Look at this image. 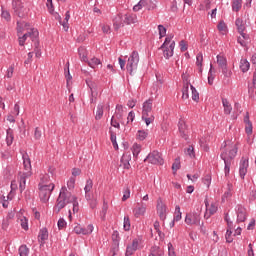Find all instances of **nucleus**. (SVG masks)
<instances>
[{
  "label": "nucleus",
  "instance_id": "obj_1",
  "mask_svg": "<svg viewBox=\"0 0 256 256\" xmlns=\"http://www.w3.org/2000/svg\"><path fill=\"white\" fill-rule=\"evenodd\" d=\"M74 199H77V196H74L67 190V187L63 186L60 190L59 196L56 200L55 211L60 213L61 209H65V206L69 205Z\"/></svg>",
  "mask_w": 256,
  "mask_h": 256
},
{
  "label": "nucleus",
  "instance_id": "obj_2",
  "mask_svg": "<svg viewBox=\"0 0 256 256\" xmlns=\"http://www.w3.org/2000/svg\"><path fill=\"white\" fill-rule=\"evenodd\" d=\"M53 189H55V184L51 183L49 185H41L39 184V197L42 203H47L49 201V197H51V193H53Z\"/></svg>",
  "mask_w": 256,
  "mask_h": 256
},
{
  "label": "nucleus",
  "instance_id": "obj_3",
  "mask_svg": "<svg viewBox=\"0 0 256 256\" xmlns=\"http://www.w3.org/2000/svg\"><path fill=\"white\" fill-rule=\"evenodd\" d=\"M139 65V52L133 51L130 57L128 58L126 69L130 75H133L134 71H137Z\"/></svg>",
  "mask_w": 256,
  "mask_h": 256
},
{
  "label": "nucleus",
  "instance_id": "obj_4",
  "mask_svg": "<svg viewBox=\"0 0 256 256\" xmlns=\"http://www.w3.org/2000/svg\"><path fill=\"white\" fill-rule=\"evenodd\" d=\"M217 63H218L219 70L222 72L224 77L229 78L231 77V75H233L231 70H229V68L227 67V58L225 56L217 55Z\"/></svg>",
  "mask_w": 256,
  "mask_h": 256
},
{
  "label": "nucleus",
  "instance_id": "obj_5",
  "mask_svg": "<svg viewBox=\"0 0 256 256\" xmlns=\"http://www.w3.org/2000/svg\"><path fill=\"white\" fill-rule=\"evenodd\" d=\"M144 161H148L152 165H163V157H161V153L158 151L150 153Z\"/></svg>",
  "mask_w": 256,
  "mask_h": 256
},
{
  "label": "nucleus",
  "instance_id": "obj_6",
  "mask_svg": "<svg viewBox=\"0 0 256 256\" xmlns=\"http://www.w3.org/2000/svg\"><path fill=\"white\" fill-rule=\"evenodd\" d=\"M157 213L161 221L167 219V206L163 203L161 198H158L157 200Z\"/></svg>",
  "mask_w": 256,
  "mask_h": 256
},
{
  "label": "nucleus",
  "instance_id": "obj_7",
  "mask_svg": "<svg viewBox=\"0 0 256 256\" xmlns=\"http://www.w3.org/2000/svg\"><path fill=\"white\" fill-rule=\"evenodd\" d=\"M237 223H244L247 219V210L241 205L236 206Z\"/></svg>",
  "mask_w": 256,
  "mask_h": 256
},
{
  "label": "nucleus",
  "instance_id": "obj_8",
  "mask_svg": "<svg viewBox=\"0 0 256 256\" xmlns=\"http://www.w3.org/2000/svg\"><path fill=\"white\" fill-rule=\"evenodd\" d=\"M26 35L27 38L29 37L34 42L35 49H39V31L33 28L29 32H26Z\"/></svg>",
  "mask_w": 256,
  "mask_h": 256
},
{
  "label": "nucleus",
  "instance_id": "obj_9",
  "mask_svg": "<svg viewBox=\"0 0 256 256\" xmlns=\"http://www.w3.org/2000/svg\"><path fill=\"white\" fill-rule=\"evenodd\" d=\"M201 222V216L199 214H187L185 217V223L187 225H199Z\"/></svg>",
  "mask_w": 256,
  "mask_h": 256
},
{
  "label": "nucleus",
  "instance_id": "obj_10",
  "mask_svg": "<svg viewBox=\"0 0 256 256\" xmlns=\"http://www.w3.org/2000/svg\"><path fill=\"white\" fill-rule=\"evenodd\" d=\"M249 167V158L242 157L240 161V177L241 179H245V175H247V168Z\"/></svg>",
  "mask_w": 256,
  "mask_h": 256
},
{
  "label": "nucleus",
  "instance_id": "obj_11",
  "mask_svg": "<svg viewBox=\"0 0 256 256\" xmlns=\"http://www.w3.org/2000/svg\"><path fill=\"white\" fill-rule=\"evenodd\" d=\"M32 173L31 172H23L19 173V189L20 192L23 193L25 191V185L27 183V178L31 177Z\"/></svg>",
  "mask_w": 256,
  "mask_h": 256
},
{
  "label": "nucleus",
  "instance_id": "obj_12",
  "mask_svg": "<svg viewBox=\"0 0 256 256\" xmlns=\"http://www.w3.org/2000/svg\"><path fill=\"white\" fill-rule=\"evenodd\" d=\"M142 115H153V99H148L143 103Z\"/></svg>",
  "mask_w": 256,
  "mask_h": 256
},
{
  "label": "nucleus",
  "instance_id": "obj_13",
  "mask_svg": "<svg viewBox=\"0 0 256 256\" xmlns=\"http://www.w3.org/2000/svg\"><path fill=\"white\" fill-rule=\"evenodd\" d=\"M235 25H236L237 31H238V33H240L241 37H243V39H249V35L244 33V31H245V24L243 23V19L237 18L236 22H235Z\"/></svg>",
  "mask_w": 256,
  "mask_h": 256
},
{
  "label": "nucleus",
  "instance_id": "obj_14",
  "mask_svg": "<svg viewBox=\"0 0 256 256\" xmlns=\"http://www.w3.org/2000/svg\"><path fill=\"white\" fill-rule=\"evenodd\" d=\"M123 23L124 25H135V23H138L137 15L132 13H127L123 15Z\"/></svg>",
  "mask_w": 256,
  "mask_h": 256
},
{
  "label": "nucleus",
  "instance_id": "obj_15",
  "mask_svg": "<svg viewBox=\"0 0 256 256\" xmlns=\"http://www.w3.org/2000/svg\"><path fill=\"white\" fill-rule=\"evenodd\" d=\"M123 19H124L123 14H118L113 19L114 31H119L121 29V27H125V22H123Z\"/></svg>",
  "mask_w": 256,
  "mask_h": 256
},
{
  "label": "nucleus",
  "instance_id": "obj_16",
  "mask_svg": "<svg viewBox=\"0 0 256 256\" xmlns=\"http://www.w3.org/2000/svg\"><path fill=\"white\" fill-rule=\"evenodd\" d=\"M160 49L163 50V56L165 57V59H171V56L173 55V51L175 49V41H172L169 46Z\"/></svg>",
  "mask_w": 256,
  "mask_h": 256
},
{
  "label": "nucleus",
  "instance_id": "obj_17",
  "mask_svg": "<svg viewBox=\"0 0 256 256\" xmlns=\"http://www.w3.org/2000/svg\"><path fill=\"white\" fill-rule=\"evenodd\" d=\"M139 247V240L136 238L132 241L131 245H128L126 248V256H131L137 251Z\"/></svg>",
  "mask_w": 256,
  "mask_h": 256
},
{
  "label": "nucleus",
  "instance_id": "obj_18",
  "mask_svg": "<svg viewBox=\"0 0 256 256\" xmlns=\"http://www.w3.org/2000/svg\"><path fill=\"white\" fill-rule=\"evenodd\" d=\"M49 239V232L47 231V228H42L38 235V241L40 245H45V241Z\"/></svg>",
  "mask_w": 256,
  "mask_h": 256
},
{
  "label": "nucleus",
  "instance_id": "obj_19",
  "mask_svg": "<svg viewBox=\"0 0 256 256\" xmlns=\"http://www.w3.org/2000/svg\"><path fill=\"white\" fill-rule=\"evenodd\" d=\"M220 157L225 163L224 173L225 175H229V171H231V161L227 159V153H221Z\"/></svg>",
  "mask_w": 256,
  "mask_h": 256
},
{
  "label": "nucleus",
  "instance_id": "obj_20",
  "mask_svg": "<svg viewBox=\"0 0 256 256\" xmlns=\"http://www.w3.org/2000/svg\"><path fill=\"white\" fill-rule=\"evenodd\" d=\"M12 7L15 11V14L20 17V18H23L24 17V13L21 12V10L19 9H22L23 6V2H12Z\"/></svg>",
  "mask_w": 256,
  "mask_h": 256
},
{
  "label": "nucleus",
  "instance_id": "obj_21",
  "mask_svg": "<svg viewBox=\"0 0 256 256\" xmlns=\"http://www.w3.org/2000/svg\"><path fill=\"white\" fill-rule=\"evenodd\" d=\"M244 123H246L245 131L247 135H251V133H253V123H251V120H249V112H247L246 116L244 117Z\"/></svg>",
  "mask_w": 256,
  "mask_h": 256
},
{
  "label": "nucleus",
  "instance_id": "obj_22",
  "mask_svg": "<svg viewBox=\"0 0 256 256\" xmlns=\"http://www.w3.org/2000/svg\"><path fill=\"white\" fill-rule=\"evenodd\" d=\"M178 129L180 131L181 137H183V139L187 140V132H186L187 125L185 124V121H183V120L179 121Z\"/></svg>",
  "mask_w": 256,
  "mask_h": 256
},
{
  "label": "nucleus",
  "instance_id": "obj_23",
  "mask_svg": "<svg viewBox=\"0 0 256 256\" xmlns=\"http://www.w3.org/2000/svg\"><path fill=\"white\" fill-rule=\"evenodd\" d=\"M129 161H131V156L123 154L121 158V167H123V169H130L131 164L129 163Z\"/></svg>",
  "mask_w": 256,
  "mask_h": 256
},
{
  "label": "nucleus",
  "instance_id": "obj_24",
  "mask_svg": "<svg viewBox=\"0 0 256 256\" xmlns=\"http://www.w3.org/2000/svg\"><path fill=\"white\" fill-rule=\"evenodd\" d=\"M222 105L224 107L225 115H231V111H233V107H231V103H229V100H227V98H222Z\"/></svg>",
  "mask_w": 256,
  "mask_h": 256
},
{
  "label": "nucleus",
  "instance_id": "obj_25",
  "mask_svg": "<svg viewBox=\"0 0 256 256\" xmlns=\"http://www.w3.org/2000/svg\"><path fill=\"white\" fill-rule=\"evenodd\" d=\"M145 211H147V208L145 207V205H139L134 208L133 213L135 217H141V215H145Z\"/></svg>",
  "mask_w": 256,
  "mask_h": 256
},
{
  "label": "nucleus",
  "instance_id": "obj_26",
  "mask_svg": "<svg viewBox=\"0 0 256 256\" xmlns=\"http://www.w3.org/2000/svg\"><path fill=\"white\" fill-rule=\"evenodd\" d=\"M17 25H18V41H19V45L21 47H23L25 45V41H27V35L28 34H24L23 36H21V27L19 26L20 23L17 22Z\"/></svg>",
  "mask_w": 256,
  "mask_h": 256
},
{
  "label": "nucleus",
  "instance_id": "obj_27",
  "mask_svg": "<svg viewBox=\"0 0 256 256\" xmlns=\"http://www.w3.org/2000/svg\"><path fill=\"white\" fill-rule=\"evenodd\" d=\"M69 19H71V14L69 13V11L66 12L65 18L63 21H61V17H59L60 25L64 27L65 31L69 29Z\"/></svg>",
  "mask_w": 256,
  "mask_h": 256
},
{
  "label": "nucleus",
  "instance_id": "obj_28",
  "mask_svg": "<svg viewBox=\"0 0 256 256\" xmlns=\"http://www.w3.org/2000/svg\"><path fill=\"white\" fill-rule=\"evenodd\" d=\"M23 165L25 169L24 173H31V159L26 155H23Z\"/></svg>",
  "mask_w": 256,
  "mask_h": 256
},
{
  "label": "nucleus",
  "instance_id": "obj_29",
  "mask_svg": "<svg viewBox=\"0 0 256 256\" xmlns=\"http://www.w3.org/2000/svg\"><path fill=\"white\" fill-rule=\"evenodd\" d=\"M149 256H165V252L157 246H154L150 250Z\"/></svg>",
  "mask_w": 256,
  "mask_h": 256
},
{
  "label": "nucleus",
  "instance_id": "obj_30",
  "mask_svg": "<svg viewBox=\"0 0 256 256\" xmlns=\"http://www.w3.org/2000/svg\"><path fill=\"white\" fill-rule=\"evenodd\" d=\"M250 67H251V64L249 63V61H247V59H241L240 69H241L242 73H247V71H249Z\"/></svg>",
  "mask_w": 256,
  "mask_h": 256
},
{
  "label": "nucleus",
  "instance_id": "obj_31",
  "mask_svg": "<svg viewBox=\"0 0 256 256\" xmlns=\"http://www.w3.org/2000/svg\"><path fill=\"white\" fill-rule=\"evenodd\" d=\"M222 153H226L227 159L231 161L232 159H235V156L237 155V146L232 147L231 149H229L228 152H222Z\"/></svg>",
  "mask_w": 256,
  "mask_h": 256
},
{
  "label": "nucleus",
  "instance_id": "obj_32",
  "mask_svg": "<svg viewBox=\"0 0 256 256\" xmlns=\"http://www.w3.org/2000/svg\"><path fill=\"white\" fill-rule=\"evenodd\" d=\"M252 65H255V71L253 74L252 87L256 89V53L251 57Z\"/></svg>",
  "mask_w": 256,
  "mask_h": 256
},
{
  "label": "nucleus",
  "instance_id": "obj_33",
  "mask_svg": "<svg viewBox=\"0 0 256 256\" xmlns=\"http://www.w3.org/2000/svg\"><path fill=\"white\" fill-rule=\"evenodd\" d=\"M13 139H14V137H13V129L9 128L7 130V136H6V143H7L8 147L13 145Z\"/></svg>",
  "mask_w": 256,
  "mask_h": 256
},
{
  "label": "nucleus",
  "instance_id": "obj_34",
  "mask_svg": "<svg viewBox=\"0 0 256 256\" xmlns=\"http://www.w3.org/2000/svg\"><path fill=\"white\" fill-rule=\"evenodd\" d=\"M243 5V0H233L232 3V11H236V13L241 9Z\"/></svg>",
  "mask_w": 256,
  "mask_h": 256
},
{
  "label": "nucleus",
  "instance_id": "obj_35",
  "mask_svg": "<svg viewBox=\"0 0 256 256\" xmlns=\"http://www.w3.org/2000/svg\"><path fill=\"white\" fill-rule=\"evenodd\" d=\"M142 119L145 121L146 125L149 126L155 121V116H153V114L142 115Z\"/></svg>",
  "mask_w": 256,
  "mask_h": 256
},
{
  "label": "nucleus",
  "instance_id": "obj_36",
  "mask_svg": "<svg viewBox=\"0 0 256 256\" xmlns=\"http://www.w3.org/2000/svg\"><path fill=\"white\" fill-rule=\"evenodd\" d=\"M110 140L114 149L117 151V149H119V145L117 144V134H115L113 131H110Z\"/></svg>",
  "mask_w": 256,
  "mask_h": 256
},
{
  "label": "nucleus",
  "instance_id": "obj_37",
  "mask_svg": "<svg viewBox=\"0 0 256 256\" xmlns=\"http://www.w3.org/2000/svg\"><path fill=\"white\" fill-rule=\"evenodd\" d=\"M89 67H92V69H95L98 65H101V60L98 58L94 57L88 61Z\"/></svg>",
  "mask_w": 256,
  "mask_h": 256
},
{
  "label": "nucleus",
  "instance_id": "obj_38",
  "mask_svg": "<svg viewBox=\"0 0 256 256\" xmlns=\"http://www.w3.org/2000/svg\"><path fill=\"white\" fill-rule=\"evenodd\" d=\"M132 153H133V156H134V157H136V158L139 157V153H141V145L135 143V144L132 146Z\"/></svg>",
  "mask_w": 256,
  "mask_h": 256
},
{
  "label": "nucleus",
  "instance_id": "obj_39",
  "mask_svg": "<svg viewBox=\"0 0 256 256\" xmlns=\"http://www.w3.org/2000/svg\"><path fill=\"white\" fill-rule=\"evenodd\" d=\"M102 117H103V105L102 104H98L95 120L99 121Z\"/></svg>",
  "mask_w": 256,
  "mask_h": 256
},
{
  "label": "nucleus",
  "instance_id": "obj_40",
  "mask_svg": "<svg viewBox=\"0 0 256 256\" xmlns=\"http://www.w3.org/2000/svg\"><path fill=\"white\" fill-rule=\"evenodd\" d=\"M78 53L80 55L81 61L87 62V52L84 47L78 48Z\"/></svg>",
  "mask_w": 256,
  "mask_h": 256
},
{
  "label": "nucleus",
  "instance_id": "obj_41",
  "mask_svg": "<svg viewBox=\"0 0 256 256\" xmlns=\"http://www.w3.org/2000/svg\"><path fill=\"white\" fill-rule=\"evenodd\" d=\"M190 89L192 91V100L199 103V92H197V89L193 85H190Z\"/></svg>",
  "mask_w": 256,
  "mask_h": 256
},
{
  "label": "nucleus",
  "instance_id": "obj_42",
  "mask_svg": "<svg viewBox=\"0 0 256 256\" xmlns=\"http://www.w3.org/2000/svg\"><path fill=\"white\" fill-rule=\"evenodd\" d=\"M18 251L20 256H29V248L27 245H21Z\"/></svg>",
  "mask_w": 256,
  "mask_h": 256
},
{
  "label": "nucleus",
  "instance_id": "obj_43",
  "mask_svg": "<svg viewBox=\"0 0 256 256\" xmlns=\"http://www.w3.org/2000/svg\"><path fill=\"white\" fill-rule=\"evenodd\" d=\"M11 223V215H8L6 218L3 219L2 221V229L4 231H7L9 228V224Z\"/></svg>",
  "mask_w": 256,
  "mask_h": 256
},
{
  "label": "nucleus",
  "instance_id": "obj_44",
  "mask_svg": "<svg viewBox=\"0 0 256 256\" xmlns=\"http://www.w3.org/2000/svg\"><path fill=\"white\" fill-rule=\"evenodd\" d=\"M145 5H147V1L145 0H140L138 2V4H136L134 7H133V11L137 12V11H141V9H143V7H145Z\"/></svg>",
  "mask_w": 256,
  "mask_h": 256
},
{
  "label": "nucleus",
  "instance_id": "obj_45",
  "mask_svg": "<svg viewBox=\"0 0 256 256\" xmlns=\"http://www.w3.org/2000/svg\"><path fill=\"white\" fill-rule=\"evenodd\" d=\"M179 169H181V159L178 157L172 164V171L175 173L176 171H179Z\"/></svg>",
  "mask_w": 256,
  "mask_h": 256
},
{
  "label": "nucleus",
  "instance_id": "obj_46",
  "mask_svg": "<svg viewBox=\"0 0 256 256\" xmlns=\"http://www.w3.org/2000/svg\"><path fill=\"white\" fill-rule=\"evenodd\" d=\"M147 135H149L147 131L139 130L137 134V139H139V141H145V139H147Z\"/></svg>",
  "mask_w": 256,
  "mask_h": 256
},
{
  "label": "nucleus",
  "instance_id": "obj_47",
  "mask_svg": "<svg viewBox=\"0 0 256 256\" xmlns=\"http://www.w3.org/2000/svg\"><path fill=\"white\" fill-rule=\"evenodd\" d=\"M119 231H114L112 234V241L115 245V247H119Z\"/></svg>",
  "mask_w": 256,
  "mask_h": 256
},
{
  "label": "nucleus",
  "instance_id": "obj_48",
  "mask_svg": "<svg viewBox=\"0 0 256 256\" xmlns=\"http://www.w3.org/2000/svg\"><path fill=\"white\" fill-rule=\"evenodd\" d=\"M182 99H189V85L184 84L182 88Z\"/></svg>",
  "mask_w": 256,
  "mask_h": 256
},
{
  "label": "nucleus",
  "instance_id": "obj_49",
  "mask_svg": "<svg viewBox=\"0 0 256 256\" xmlns=\"http://www.w3.org/2000/svg\"><path fill=\"white\" fill-rule=\"evenodd\" d=\"M172 40H173V36H172V35L167 36V37L165 38L164 43L160 46V49H163V48H165V47H169V45H171V43H173Z\"/></svg>",
  "mask_w": 256,
  "mask_h": 256
},
{
  "label": "nucleus",
  "instance_id": "obj_50",
  "mask_svg": "<svg viewBox=\"0 0 256 256\" xmlns=\"http://www.w3.org/2000/svg\"><path fill=\"white\" fill-rule=\"evenodd\" d=\"M224 219L227 223V231H233V229H235V227L233 226V221H230V219H229V214H226Z\"/></svg>",
  "mask_w": 256,
  "mask_h": 256
},
{
  "label": "nucleus",
  "instance_id": "obj_51",
  "mask_svg": "<svg viewBox=\"0 0 256 256\" xmlns=\"http://www.w3.org/2000/svg\"><path fill=\"white\" fill-rule=\"evenodd\" d=\"M131 229V220L129 216L124 217V231H129Z\"/></svg>",
  "mask_w": 256,
  "mask_h": 256
},
{
  "label": "nucleus",
  "instance_id": "obj_52",
  "mask_svg": "<svg viewBox=\"0 0 256 256\" xmlns=\"http://www.w3.org/2000/svg\"><path fill=\"white\" fill-rule=\"evenodd\" d=\"M91 189H93V180L88 179V180L86 181V186H85V188H84L85 193H91Z\"/></svg>",
  "mask_w": 256,
  "mask_h": 256
},
{
  "label": "nucleus",
  "instance_id": "obj_53",
  "mask_svg": "<svg viewBox=\"0 0 256 256\" xmlns=\"http://www.w3.org/2000/svg\"><path fill=\"white\" fill-rule=\"evenodd\" d=\"M174 221H181V207L179 206L175 208Z\"/></svg>",
  "mask_w": 256,
  "mask_h": 256
},
{
  "label": "nucleus",
  "instance_id": "obj_54",
  "mask_svg": "<svg viewBox=\"0 0 256 256\" xmlns=\"http://www.w3.org/2000/svg\"><path fill=\"white\" fill-rule=\"evenodd\" d=\"M158 31H159L160 39H162V37H165L167 35V29L163 25H158Z\"/></svg>",
  "mask_w": 256,
  "mask_h": 256
},
{
  "label": "nucleus",
  "instance_id": "obj_55",
  "mask_svg": "<svg viewBox=\"0 0 256 256\" xmlns=\"http://www.w3.org/2000/svg\"><path fill=\"white\" fill-rule=\"evenodd\" d=\"M116 111H117V114H116L117 119H122L123 118V106L117 105Z\"/></svg>",
  "mask_w": 256,
  "mask_h": 256
},
{
  "label": "nucleus",
  "instance_id": "obj_56",
  "mask_svg": "<svg viewBox=\"0 0 256 256\" xmlns=\"http://www.w3.org/2000/svg\"><path fill=\"white\" fill-rule=\"evenodd\" d=\"M196 65L197 67H202L203 65V53H198L196 56Z\"/></svg>",
  "mask_w": 256,
  "mask_h": 256
},
{
  "label": "nucleus",
  "instance_id": "obj_57",
  "mask_svg": "<svg viewBox=\"0 0 256 256\" xmlns=\"http://www.w3.org/2000/svg\"><path fill=\"white\" fill-rule=\"evenodd\" d=\"M66 66H67V70H65V78L67 81V85H69V81H71L73 77L71 76V72H69V62H67Z\"/></svg>",
  "mask_w": 256,
  "mask_h": 256
},
{
  "label": "nucleus",
  "instance_id": "obj_58",
  "mask_svg": "<svg viewBox=\"0 0 256 256\" xmlns=\"http://www.w3.org/2000/svg\"><path fill=\"white\" fill-rule=\"evenodd\" d=\"M67 187L70 191L75 189V177H70V179L67 182Z\"/></svg>",
  "mask_w": 256,
  "mask_h": 256
},
{
  "label": "nucleus",
  "instance_id": "obj_59",
  "mask_svg": "<svg viewBox=\"0 0 256 256\" xmlns=\"http://www.w3.org/2000/svg\"><path fill=\"white\" fill-rule=\"evenodd\" d=\"M218 31H227V24L223 20H221L217 25Z\"/></svg>",
  "mask_w": 256,
  "mask_h": 256
},
{
  "label": "nucleus",
  "instance_id": "obj_60",
  "mask_svg": "<svg viewBox=\"0 0 256 256\" xmlns=\"http://www.w3.org/2000/svg\"><path fill=\"white\" fill-rule=\"evenodd\" d=\"M233 231L227 230L226 231V242L233 243Z\"/></svg>",
  "mask_w": 256,
  "mask_h": 256
},
{
  "label": "nucleus",
  "instance_id": "obj_61",
  "mask_svg": "<svg viewBox=\"0 0 256 256\" xmlns=\"http://www.w3.org/2000/svg\"><path fill=\"white\" fill-rule=\"evenodd\" d=\"M130 197H131V190L129 188H126L124 190L122 201H127V199H129Z\"/></svg>",
  "mask_w": 256,
  "mask_h": 256
},
{
  "label": "nucleus",
  "instance_id": "obj_62",
  "mask_svg": "<svg viewBox=\"0 0 256 256\" xmlns=\"http://www.w3.org/2000/svg\"><path fill=\"white\" fill-rule=\"evenodd\" d=\"M65 227H67V222L65 221V219L60 218L58 220V229H65Z\"/></svg>",
  "mask_w": 256,
  "mask_h": 256
},
{
  "label": "nucleus",
  "instance_id": "obj_63",
  "mask_svg": "<svg viewBox=\"0 0 256 256\" xmlns=\"http://www.w3.org/2000/svg\"><path fill=\"white\" fill-rule=\"evenodd\" d=\"M71 203L73 204V213L79 212V202L77 201V198L72 200Z\"/></svg>",
  "mask_w": 256,
  "mask_h": 256
},
{
  "label": "nucleus",
  "instance_id": "obj_64",
  "mask_svg": "<svg viewBox=\"0 0 256 256\" xmlns=\"http://www.w3.org/2000/svg\"><path fill=\"white\" fill-rule=\"evenodd\" d=\"M202 182L204 183V185H206V187H209L211 185V175L204 176Z\"/></svg>",
  "mask_w": 256,
  "mask_h": 256
}]
</instances>
